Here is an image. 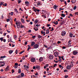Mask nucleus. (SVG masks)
Instances as JSON below:
<instances>
[{"label": "nucleus", "mask_w": 78, "mask_h": 78, "mask_svg": "<svg viewBox=\"0 0 78 78\" xmlns=\"http://www.w3.org/2000/svg\"><path fill=\"white\" fill-rule=\"evenodd\" d=\"M53 8H54V9H56V8H57V6H56V5H55L54 6Z\"/></svg>", "instance_id": "obj_31"}, {"label": "nucleus", "mask_w": 78, "mask_h": 78, "mask_svg": "<svg viewBox=\"0 0 78 78\" xmlns=\"http://www.w3.org/2000/svg\"><path fill=\"white\" fill-rule=\"evenodd\" d=\"M3 6H7V4H6V3H5V5H3Z\"/></svg>", "instance_id": "obj_53"}, {"label": "nucleus", "mask_w": 78, "mask_h": 78, "mask_svg": "<svg viewBox=\"0 0 78 78\" xmlns=\"http://www.w3.org/2000/svg\"><path fill=\"white\" fill-rule=\"evenodd\" d=\"M49 58L50 59H53V56L52 55H49Z\"/></svg>", "instance_id": "obj_10"}, {"label": "nucleus", "mask_w": 78, "mask_h": 78, "mask_svg": "<svg viewBox=\"0 0 78 78\" xmlns=\"http://www.w3.org/2000/svg\"><path fill=\"white\" fill-rule=\"evenodd\" d=\"M17 67H18V66H15L14 68L15 69H17Z\"/></svg>", "instance_id": "obj_58"}, {"label": "nucleus", "mask_w": 78, "mask_h": 78, "mask_svg": "<svg viewBox=\"0 0 78 78\" xmlns=\"http://www.w3.org/2000/svg\"><path fill=\"white\" fill-rule=\"evenodd\" d=\"M58 62H61L62 60L61 59L58 60Z\"/></svg>", "instance_id": "obj_59"}, {"label": "nucleus", "mask_w": 78, "mask_h": 78, "mask_svg": "<svg viewBox=\"0 0 78 78\" xmlns=\"http://www.w3.org/2000/svg\"><path fill=\"white\" fill-rule=\"evenodd\" d=\"M16 27L18 28H19L20 27V24H17L16 25Z\"/></svg>", "instance_id": "obj_18"}, {"label": "nucleus", "mask_w": 78, "mask_h": 78, "mask_svg": "<svg viewBox=\"0 0 78 78\" xmlns=\"http://www.w3.org/2000/svg\"><path fill=\"white\" fill-rule=\"evenodd\" d=\"M7 31L8 33H10V32H11V31L8 30H7Z\"/></svg>", "instance_id": "obj_49"}, {"label": "nucleus", "mask_w": 78, "mask_h": 78, "mask_svg": "<svg viewBox=\"0 0 78 78\" xmlns=\"http://www.w3.org/2000/svg\"><path fill=\"white\" fill-rule=\"evenodd\" d=\"M21 69H19V71H18V73H21Z\"/></svg>", "instance_id": "obj_34"}, {"label": "nucleus", "mask_w": 78, "mask_h": 78, "mask_svg": "<svg viewBox=\"0 0 78 78\" xmlns=\"http://www.w3.org/2000/svg\"><path fill=\"white\" fill-rule=\"evenodd\" d=\"M2 41H3V42H6V39H4Z\"/></svg>", "instance_id": "obj_54"}, {"label": "nucleus", "mask_w": 78, "mask_h": 78, "mask_svg": "<svg viewBox=\"0 0 78 78\" xmlns=\"http://www.w3.org/2000/svg\"><path fill=\"white\" fill-rule=\"evenodd\" d=\"M76 9V6H75L73 8V9L74 10H75Z\"/></svg>", "instance_id": "obj_40"}, {"label": "nucleus", "mask_w": 78, "mask_h": 78, "mask_svg": "<svg viewBox=\"0 0 78 78\" xmlns=\"http://www.w3.org/2000/svg\"><path fill=\"white\" fill-rule=\"evenodd\" d=\"M59 67H60V68H61L62 67V68L61 69H63V66H61V65H59Z\"/></svg>", "instance_id": "obj_33"}, {"label": "nucleus", "mask_w": 78, "mask_h": 78, "mask_svg": "<svg viewBox=\"0 0 78 78\" xmlns=\"http://www.w3.org/2000/svg\"><path fill=\"white\" fill-rule=\"evenodd\" d=\"M0 58H6V56H5V55L4 56H1L0 57Z\"/></svg>", "instance_id": "obj_32"}, {"label": "nucleus", "mask_w": 78, "mask_h": 78, "mask_svg": "<svg viewBox=\"0 0 78 78\" xmlns=\"http://www.w3.org/2000/svg\"><path fill=\"white\" fill-rule=\"evenodd\" d=\"M34 30H35V31H37L38 30V28H37V29H36L35 28H34Z\"/></svg>", "instance_id": "obj_39"}, {"label": "nucleus", "mask_w": 78, "mask_h": 78, "mask_svg": "<svg viewBox=\"0 0 78 78\" xmlns=\"http://www.w3.org/2000/svg\"><path fill=\"white\" fill-rule=\"evenodd\" d=\"M47 26H48V27H50V26H51V25L50 24H47Z\"/></svg>", "instance_id": "obj_61"}, {"label": "nucleus", "mask_w": 78, "mask_h": 78, "mask_svg": "<svg viewBox=\"0 0 78 78\" xmlns=\"http://www.w3.org/2000/svg\"><path fill=\"white\" fill-rule=\"evenodd\" d=\"M35 37H36V36H33L32 37V38L33 39H34Z\"/></svg>", "instance_id": "obj_48"}, {"label": "nucleus", "mask_w": 78, "mask_h": 78, "mask_svg": "<svg viewBox=\"0 0 78 78\" xmlns=\"http://www.w3.org/2000/svg\"><path fill=\"white\" fill-rule=\"evenodd\" d=\"M12 73H14V70L12 69Z\"/></svg>", "instance_id": "obj_62"}, {"label": "nucleus", "mask_w": 78, "mask_h": 78, "mask_svg": "<svg viewBox=\"0 0 78 78\" xmlns=\"http://www.w3.org/2000/svg\"><path fill=\"white\" fill-rule=\"evenodd\" d=\"M21 76H22V77H23L24 76V74L23 73H21Z\"/></svg>", "instance_id": "obj_25"}, {"label": "nucleus", "mask_w": 78, "mask_h": 78, "mask_svg": "<svg viewBox=\"0 0 78 78\" xmlns=\"http://www.w3.org/2000/svg\"><path fill=\"white\" fill-rule=\"evenodd\" d=\"M0 40L1 41H3V37H1L0 38Z\"/></svg>", "instance_id": "obj_36"}, {"label": "nucleus", "mask_w": 78, "mask_h": 78, "mask_svg": "<svg viewBox=\"0 0 78 78\" xmlns=\"http://www.w3.org/2000/svg\"><path fill=\"white\" fill-rule=\"evenodd\" d=\"M36 68L38 70H39V69H40V66H36Z\"/></svg>", "instance_id": "obj_24"}, {"label": "nucleus", "mask_w": 78, "mask_h": 78, "mask_svg": "<svg viewBox=\"0 0 78 78\" xmlns=\"http://www.w3.org/2000/svg\"><path fill=\"white\" fill-rule=\"evenodd\" d=\"M24 27H25V26H24V25H21V28H24Z\"/></svg>", "instance_id": "obj_41"}, {"label": "nucleus", "mask_w": 78, "mask_h": 78, "mask_svg": "<svg viewBox=\"0 0 78 78\" xmlns=\"http://www.w3.org/2000/svg\"><path fill=\"white\" fill-rule=\"evenodd\" d=\"M66 68L67 69H70V68H71V67L70 66L68 65V66H67Z\"/></svg>", "instance_id": "obj_16"}, {"label": "nucleus", "mask_w": 78, "mask_h": 78, "mask_svg": "<svg viewBox=\"0 0 78 78\" xmlns=\"http://www.w3.org/2000/svg\"><path fill=\"white\" fill-rule=\"evenodd\" d=\"M22 77L21 76V75H19L16 76V78H22Z\"/></svg>", "instance_id": "obj_28"}, {"label": "nucleus", "mask_w": 78, "mask_h": 78, "mask_svg": "<svg viewBox=\"0 0 78 78\" xmlns=\"http://www.w3.org/2000/svg\"><path fill=\"white\" fill-rule=\"evenodd\" d=\"M30 61L32 62H34L36 61V60H35V58H31Z\"/></svg>", "instance_id": "obj_6"}, {"label": "nucleus", "mask_w": 78, "mask_h": 78, "mask_svg": "<svg viewBox=\"0 0 78 78\" xmlns=\"http://www.w3.org/2000/svg\"><path fill=\"white\" fill-rule=\"evenodd\" d=\"M31 30H28V33H31Z\"/></svg>", "instance_id": "obj_57"}, {"label": "nucleus", "mask_w": 78, "mask_h": 78, "mask_svg": "<svg viewBox=\"0 0 78 78\" xmlns=\"http://www.w3.org/2000/svg\"><path fill=\"white\" fill-rule=\"evenodd\" d=\"M63 72H68L67 69H65L63 71Z\"/></svg>", "instance_id": "obj_43"}, {"label": "nucleus", "mask_w": 78, "mask_h": 78, "mask_svg": "<svg viewBox=\"0 0 78 78\" xmlns=\"http://www.w3.org/2000/svg\"><path fill=\"white\" fill-rule=\"evenodd\" d=\"M37 3V5H35V6H36V7H38V6H39L40 5H42V4H41V2L40 1H38Z\"/></svg>", "instance_id": "obj_2"}, {"label": "nucleus", "mask_w": 78, "mask_h": 78, "mask_svg": "<svg viewBox=\"0 0 78 78\" xmlns=\"http://www.w3.org/2000/svg\"><path fill=\"white\" fill-rule=\"evenodd\" d=\"M49 33H50V32H49V29H48L46 30V34H49Z\"/></svg>", "instance_id": "obj_12"}, {"label": "nucleus", "mask_w": 78, "mask_h": 78, "mask_svg": "<svg viewBox=\"0 0 78 78\" xmlns=\"http://www.w3.org/2000/svg\"><path fill=\"white\" fill-rule=\"evenodd\" d=\"M75 2H76V0H72L71 1V2L72 4L75 3Z\"/></svg>", "instance_id": "obj_20"}, {"label": "nucleus", "mask_w": 78, "mask_h": 78, "mask_svg": "<svg viewBox=\"0 0 78 78\" xmlns=\"http://www.w3.org/2000/svg\"><path fill=\"white\" fill-rule=\"evenodd\" d=\"M61 34L62 36H64L66 34V32L65 31H63L62 32Z\"/></svg>", "instance_id": "obj_3"}, {"label": "nucleus", "mask_w": 78, "mask_h": 78, "mask_svg": "<svg viewBox=\"0 0 78 78\" xmlns=\"http://www.w3.org/2000/svg\"><path fill=\"white\" fill-rule=\"evenodd\" d=\"M10 21V19H7V22H8Z\"/></svg>", "instance_id": "obj_38"}, {"label": "nucleus", "mask_w": 78, "mask_h": 78, "mask_svg": "<svg viewBox=\"0 0 78 78\" xmlns=\"http://www.w3.org/2000/svg\"><path fill=\"white\" fill-rule=\"evenodd\" d=\"M5 63L4 62L0 61V67L5 66Z\"/></svg>", "instance_id": "obj_1"}, {"label": "nucleus", "mask_w": 78, "mask_h": 78, "mask_svg": "<svg viewBox=\"0 0 78 78\" xmlns=\"http://www.w3.org/2000/svg\"><path fill=\"white\" fill-rule=\"evenodd\" d=\"M73 55H77V54H78V52L75 51H73Z\"/></svg>", "instance_id": "obj_9"}, {"label": "nucleus", "mask_w": 78, "mask_h": 78, "mask_svg": "<svg viewBox=\"0 0 78 78\" xmlns=\"http://www.w3.org/2000/svg\"><path fill=\"white\" fill-rule=\"evenodd\" d=\"M16 25H17V24L20 25V24H21V22H19V23H17V21H16Z\"/></svg>", "instance_id": "obj_26"}, {"label": "nucleus", "mask_w": 78, "mask_h": 78, "mask_svg": "<svg viewBox=\"0 0 78 78\" xmlns=\"http://www.w3.org/2000/svg\"><path fill=\"white\" fill-rule=\"evenodd\" d=\"M12 52H13V50H10L9 51V54H11V53H12Z\"/></svg>", "instance_id": "obj_14"}, {"label": "nucleus", "mask_w": 78, "mask_h": 78, "mask_svg": "<svg viewBox=\"0 0 78 78\" xmlns=\"http://www.w3.org/2000/svg\"><path fill=\"white\" fill-rule=\"evenodd\" d=\"M15 66H18V63H15Z\"/></svg>", "instance_id": "obj_60"}, {"label": "nucleus", "mask_w": 78, "mask_h": 78, "mask_svg": "<svg viewBox=\"0 0 78 78\" xmlns=\"http://www.w3.org/2000/svg\"><path fill=\"white\" fill-rule=\"evenodd\" d=\"M35 76H37L38 75V73L37 72H36L35 74Z\"/></svg>", "instance_id": "obj_46"}, {"label": "nucleus", "mask_w": 78, "mask_h": 78, "mask_svg": "<svg viewBox=\"0 0 78 78\" xmlns=\"http://www.w3.org/2000/svg\"><path fill=\"white\" fill-rule=\"evenodd\" d=\"M31 48V47H28V49H27V51H29L30 50V49Z\"/></svg>", "instance_id": "obj_44"}, {"label": "nucleus", "mask_w": 78, "mask_h": 78, "mask_svg": "<svg viewBox=\"0 0 78 78\" xmlns=\"http://www.w3.org/2000/svg\"><path fill=\"white\" fill-rule=\"evenodd\" d=\"M61 42H60L59 41H58L57 42V44H61Z\"/></svg>", "instance_id": "obj_52"}, {"label": "nucleus", "mask_w": 78, "mask_h": 78, "mask_svg": "<svg viewBox=\"0 0 78 78\" xmlns=\"http://www.w3.org/2000/svg\"><path fill=\"white\" fill-rule=\"evenodd\" d=\"M35 76L34 75H32L31 76V78H34V77Z\"/></svg>", "instance_id": "obj_42"}, {"label": "nucleus", "mask_w": 78, "mask_h": 78, "mask_svg": "<svg viewBox=\"0 0 78 78\" xmlns=\"http://www.w3.org/2000/svg\"><path fill=\"white\" fill-rule=\"evenodd\" d=\"M21 21L22 23H25V21H24V20L22 18L21 19Z\"/></svg>", "instance_id": "obj_22"}, {"label": "nucleus", "mask_w": 78, "mask_h": 78, "mask_svg": "<svg viewBox=\"0 0 78 78\" xmlns=\"http://www.w3.org/2000/svg\"><path fill=\"white\" fill-rule=\"evenodd\" d=\"M11 41H12V40H11V38H10L8 39V42H11Z\"/></svg>", "instance_id": "obj_35"}, {"label": "nucleus", "mask_w": 78, "mask_h": 78, "mask_svg": "<svg viewBox=\"0 0 78 78\" xmlns=\"http://www.w3.org/2000/svg\"><path fill=\"white\" fill-rule=\"evenodd\" d=\"M71 43H69V44H68V46L69 47H71L72 46L71 45Z\"/></svg>", "instance_id": "obj_55"}, {"label": "nucleus", "mask_w": 78, "mask_h": 78, "mask_svg": "<svg viewBox=\"0 0 78 78\" xmlns=\"http://www.w3.org/2000/svg\"><path fill=\"white\" fill-rule=\"evenodd\" d=\"M54 55L55 57H58L59 55V53H58L57 51H56L55 52Z\"/></svg>", "instance_id": "obj_4"}, {"label": "nucleus", "mask_w": 78, "mask_h": 78, "mask_svg": "<svg viewBox=\"0 0 78 78\" xmlns=\"http://www.w3.org/2000/svg\"><path fill=\"white\" fill-rule=\"evenodd\" d=\"M15 53L16 54H17V53H18V51L17 50H16Z\"/></svg>", "instance_id": "obj_56"}, {"label": "nucleus", "mask_w": 78, "mask_h": 78, "mask_svg": "<svg viewBox=\"0 0 78 78\" xmlns=\"http://www.w3.org/2000/svg\"><path fill=\"white\" fill-rule=\"evenodd\" d=\"M56 66H57V64H55V65H54V67H55Z\"/></svg>", "instance_id": "obj_51"}, {"label": "nucleus", "mask_w": 78, "mask_h": 78, "mask_svg": "<svg viewBox=\"0 0 78 78\" xmlns=\"http://www.w3.org/2000/svg\"><path fill=\"white\" fill-rule=\"evenodd\" d=\"M48 64H46V66H44V69H46V67H48Z\"/></svg>", "instance_id": "obj_13"}, {"label": "nucleus", "mask_w": 78, "mask_h": 78, "mask_svg": "<svg viewBox=\"0 0 78 78\" xmlns=\"http://www.w3.org/2000/svg\"><path fill=\"white\" fill-rule=\"evenodd\" d=\"M65 78H68V75H65L64 76Z\"/></svg>", "instance_id": "obj_47"}, {"label": "nucleus", "mask_w": 78, "mask_h": 78, "mask_svg": "<svg viewBox=\"0 0 78 78\" xmlns=\"http://www.w3.org/2000/svg\"><path fill=\"white\" fill-rule=\"evenodd\" d=\"M9 66H7L6 68L5 69V71H8L9 70Z\"/></svg>", "instance_id": "obj_8"}, {"label": "nucleus", "mask_w": 78, "mask_h": 78, "mask_svg": "<svg viewBox=\"0 0 78 78\" xmlns=\"http://www.w3.org/2000/svg\"><path fill=\"white\" fill-rule=\"evenodd\" d=\"M44 47L45 48H48V47H47V46L45 44H44Z\"/></svg>", "instance_id": "obj_45"}, {"label": "nucleus", "mask_w": 78, "mask_h": 78, "mask_svg": "<svg viewBox=\"0 0 78 78\" xmlns=\"http://www.w3.org/2000/svg\"><path fill=\"white\" fill-rule=\"evenodd\" d=\"M75 14H76V15H78V12H75Z\"/></svg>", "instance_id": "obj_64"}, {"label": "nucleus", "mask_w": 78, "mask_h": 78, "mask_svg": "<svg viewBox=\"0 0 78 78\" xmlns=\"http://www.w3.org/2000/svg\"><path fill=\"white\" fill-rule=\"evenodd\" d=\"M3 4V3L2 2H1V3L0 4V5H2Z\"/></svg>", "instance_id": "obj_63"}, {"label": "nucleus", "mask_w": 78, "mask_h": 78, "mask_svg": "<svg viewBox=\"0 0 78 78\" xmlns=\"http://www.w3.org/2000/svg\"><path fill=\"white\" fill-rule=\"evenodd\" d=\"M41 33L42 34H44L43 36H45V32L44 31V32H43V30H41Z\"/></svg>", "instance_id": "obj_11"}, {"label": "nucleus", "mask_w": 78, "mask_h": 78, "mask_svg": "<svg viewBox=\"0 0 78 78\" xmlns=\"http://www.w3.org/2000/svg\"><path fill=\"white\" fill-rule=\"evenodd\" d=\"M38 22V20H36L34 21V23H37Z\"/></svg>", "instance_id": "obj_29"}, {"label": "nucleus", "mask_w": 78, "mask_h": 78, "mask_svg": "<svg viewBox=\"0 0 78 78\" xmlns=\"http://www.w3.org/2000/svg\"><path fill=\"white\" fill-rule=\"evenodd\" d=\"M42 59H43V58H42V57H41L39 59V60L40 61H42Z\"/></svg>", "instance_id": "obj_30"}, {"label": "nucleus", "mask_w": 78, "mask_h": 78, "mask_svg": "<svg viewBox=\"0 0 78 78\" xmlns=\"http://www.w3.org/2000/svg\"><path fill=\"white\" fill-rule=\"evenodd\" d=\"M69 16H70L71 17H73V15H72V13H70L69 14Z\"/></svg>", "instance_id": "obj_50"}, {"label": "nucleus", "mask_w": 78, "mask_h": 78, "mask_svg": "<svg viewBox=\"0 0 78 78\" xmlns=\"http://www.w3.org/2000/svg\"><path fill=\"white\" fill-rule=\"evenodd\" d=\"M24 68H26V69H29L28 66H27V65H24Z\"/></svg>", "instance_id": "obj_19"}, {"label": "nucleus", "mask_w": 78, "mask_h": 78, "mask_svg": "<svg viewBox=\"0 0 78 78\" xmlns=\"http://www.w3.org/2000/svg\"><path fill=\"white\" fill-rule=\"evenodd\" d=\"M43 37L42 36H41L40 35H38V37L39 39H41V38H42V37Z\"/></svg>", "instance_id": "obj_23"}, {"label": "nucleus", "mask_w": 78, "mask_h": 78, "mask_svg": "<svg viewBox=\"0 0 78 78\" xmlns=\"http://www.w3.org/2000/svg\"><path fill=\"white\" fill-rule=\"evenodd\" d=\"M42 50H44V49H42L41 50H40L39 51L40 53H42Z\"/></svg>", "instance_id": "obj_37"}, {"label": "nucleus", "mask_w": 78, "mask_h": 78, "mask_svg": "<svg viewBox=\"0 0 78 78\" xmlns=\"http://www.w3.org/2000/svg\"><path fill=\"white\" fill-rule=\"evenodd\" d=\"M34 44H35V42H34L33 41L32 43L30 45V46L31 47H33V46L34 45Z\"/></svg>", "instance_id": "obj_15"}, {"label": "nucleus", "mask_w": 78, "mask_h": 78, "mask_svg": "<svg viewBox=\"0 0 78 78\" xmlns=\"http://www.w3.org/2000/svg\"><path fill=\"white\" fill-rule=\"evenodd\" d=\"M38 47H39V45H38V44H36L34 46V48H37Z\"/></svg>", "instance_id": "obj_5"}, {"label": "nucleus", "mask_w": 78, "mask_h": 78, "mask_svg": "<svg viewBox=\"0 0 78 78\" xmlns=\"http://www.w3.org/2000/svg\"><path fill=\"white\" fill-rule=\"evenodd\" d=\"M15 10V12H16V13L19 14V12H18V11H17V9H14Z\"/></svg>", "instance_id": "obj_17"}, {"label": "nucleus", "mask_w": 78, "mask_h": 78, "mask_svg": "<svg viewBox=\"0 0 78 78\" xmlns=\"http://www.w3.org/2000/svg\"><path fill=\"white\" fill-rule=\"evenodd\" d=\"M30 3L28 1H26L25 2V4H26V6H29V5H30L29 4Z\"/></svg>", "instance_id": "obj_7"}, {"label": "nucleus", "mask_w": 78, "mask_h": 78, "mask_svg": "<svg viewBox=\"0 0 78 78\" xmlns=\"http://www.w3.org/2000/svg\"><path fill=\"white\" fill-rule=\"evenodd\" d=\"M62 17H64L65 16H66V15L63 14V13H62Z\"/></svg>", "instance_id": "obj_27"}, {"label": "nucleus", "mask_w": 78, "mask_h": 78, "mask_svg": "<svg viewBox=\"0 0 78 78\" xmlns=\"http://www.w3.org/2000/svg\"><path fill=\"white\" fill-rule=\"evenodd\" d=\"M69 36H70V37H73V34H72V33H70L69 34Z\"/></svg>", "instance_id": "obj_21"}]
</instances>
